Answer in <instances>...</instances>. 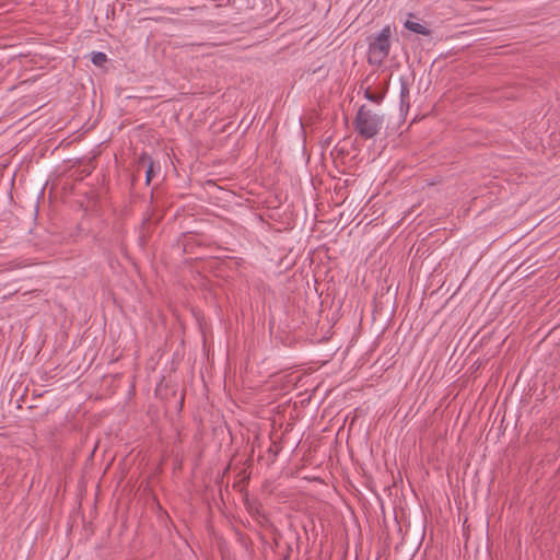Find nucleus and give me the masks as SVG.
<instances>
[{"mask_svg": "<svg viewBox=\"0 0 560 560\" xmlns=\"http://www.w3.org/2000/svg\"><path fill=\"white\" fill-rule=\"evenodd\" d=\"M383 116L361 106L354 118V127L358 133L364 139L375 137L383 127Z\"/></svg>", "mask_w": 560, "mask_h": 560, "instance_id": "nucleus-1", "label": "nucleus"}, {"mask_svg": "<svg viewBox=\"0 0 560 560\" xmlns=\"http://www.w3.org/2000/svg\"><path fill=\"white\" fill-rule=\"evenodd\" d=\"M390 26H385L369 44V62L382 65L390 50Z\"/></svg>", "mask_w": 560, "mask_h": 560, "instance_id": "nucleus-2", "label": "nucleus"}, {"mask_svg": "<svg viewBox=\"0 0 560 560\" xmlns=\"http://www.w3.org/2000/svg\"><path fill=\"white\" fill-rule=\"evenodd\" d=\"M141 168L145 172V183L150 185L152 176L154 174V163L149 155L145 153L141 154L138 159L137 171L139 172Z\"/></svg>", "mask_w": 560, "mask_h": 560, "instance_id": "nucleus-3", "label": "nucleus"}, {"mask_svg": "<svg viewBox=\"0 0 560 560\" xmlns=\"http://www.w3.org/2000/svg\"><path fill=\"white\" fill-rule=\"evenodd\" d=\"M405 27L416 34L429 36L431 31L422 23L416 20L415 14L409 13L408 19L405 22Z\"/></svg>", "mask_w": 560, "mask_h": 560, "instance_id": "nucleus-4", "label": "nucleus"}, {"mask_svg": "<svg viewBox=\"0 0 560 560\" xmlns=\"http://www.w3.org/2000/svg\"><path fill=\"white\" fill-rule=\"evenodd\" d=\"M107 61V56L104 52L97 51L92 55V62L95 66H103Z\"/></svg>", "mask_w": 560, "mask_h": 560, "instance_id": "nucleus-5", "label": "nucleus"}, {"mask_svg": "<svg viewBox=\"0 0 560 560\" xmlns=\"http://www.w3.org/2000/svg\"><path fill=\"white\" fill-rule=\"evenodd\" d=\"M364 95L369 101L377 104L382 101V95L372 93L370 89L365 91Z\"/></svg>", "mask_w": 560, "mask_h": 560, "instance_id": "nucleus-6", "label": "nucleus"}, {"mask_svg": "<svg viewBox=\"0 0 560 560\" xmlns=\"http://www.w3.org/2000/svg\"><path fill=\"white\" fill-rule=\"evenodd\" d=\"M408 94H409L408 89L406 86H402L401 91H400L401 98L404 100V97L408 96Z\"/></svg>", "mask_w": 560, "mask_h": 560, "instance_id": "nucleus-7", "label": "nucleus"}]
</instances>
